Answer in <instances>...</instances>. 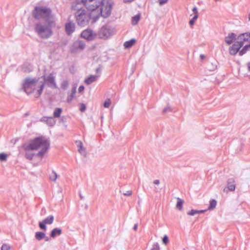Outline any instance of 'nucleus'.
<instances>
[{
	"mask_svg": "<svg viewBox=\"0 0 250 250\" xmlns=\"http://www.w3.org/2000/svg\"><path fill=\"white\" fill-rule=\"evenodd\" d=\"M23 70H24V71H26V70L24 69V68H23Z\"/></svg>",
	"mask_w": 250,
	"mask_h": 250,
	"instance_id": "13d9d810",
	"label": "nucleus"
},
{
	"mask_svg": "<svg viewBox=\"0 0 250 250\" xmlns=\"http://www.w3.org/2000/svg\"><path fill=\"white\" fill-rule=\"evenodd\" d=\"M45 239V241H49L50 240V238L48 237L45 235V237L44 238Z\"/></svg>",
	"mask_w": 250,
	"mask_h": 250,
	"instance_id": "8fccbe9b",
	"label": "nucleus"
},
{
	"mask_svg": "<svg viewBox=\"0 0 250 250\" xmlns=\"http://www.w3.org/2000/svg\"><path fill=\"white\" fill-rule=\"evenodd\" d=\"M80 2L78 0L73 2L72 5V9L77 10L75 17L77 22L79 26H84L86 25L90 19H92L93 15L88 14L84 9H83L79 5Z\"/></svg>",
	"mask_w": 250,
	"mask_h": 250,
	"instance_id": "39448f33",
	"label": "nucleus"
},
{
	"mask_svg": "<svg viewBox=\"0 0 250 250\" xmlns=\"http://www.w3.org/2000/svg\"><path fill=\"white\" fill-rule=\"evenodd\" d=\"M98 78L97 75H90L84 80V82L86 84L89 85L96 82Z\"/></svg>",
	"mask_w": 250,
	"mask_h": 250,
	"instance_id": "aec40b11",
	"label": "nucleus"
},
{
	"mask_svg": "<svg viewBox=\"0 0 250 250\" xmlns=\"http://www.w3.org/2000/svg\"><path fill=\"white\" fill-rule=\"evenodd\" d=\"M183 203H184V201L183 200H182L180 198H177V204H176V208L179 210H182V209L183 208Z\"/></svg>",
	"mask_w": 250,
	"mask_h": 250,
	"instance_id": "c85d7f7f",
	"label": "nucleus"
},
{
	"mask_svg": "<svg viewBox=\"0 0 250 250\" xmlns=\"http://www.w3.org/2000/svg\"><path fill=\"white\" fill-rule=\"evenodd\" d=\"M239 41L244 42L248 41L250 39V32H247L240 34L238 38Z\"/></svg>",
	"mask_w": 250,
	"mask_h": 250,
	"instance_id": "a211bd4d",
	"label": "nucleus"
},
{
	"mask_svg": "<svg viewBox=\"0 0 250 250\" xmlns=\"http://www.w3.org/2000/svg\"><path fill=\"white\" fill-rule=\"evenodd\" d=\"M62 233V230L59 228H55L52 230L50 233V236L52 238L55 237L56 236L60 235Z\"/></svg>",
	"mask_w": 250,
	"mask_h": 250,
	"instance_id": "4be33fe9",
	"label": "nucleus"
},
{
	"mask_svg": "<svg viewBox=\"0 0 250 250\" xmlns=\"http://www.w3.org/2000/svg\"><path fill=\"white\" fill-rule=\"evenodd\" d=\"M217 68V62H208L207 66L206 69L209 71H214Z\"/></svg>",
	"mask_w": 250,
	"mask_h": 250,
	"instance_id": "412c9836",
	"label": "nucleus"
},
{
	"mask_svg": "<svg viewBox=\"0 0 250 250\" xmlns=\"http://www.w3.org/2000/svg\"><path fill=\"white\" fill-rule=\"evenodd\" d=\"M236 36V35H235V34L233 33H231L229 34L228 36L225 38V41L227 44H230L232 43L233 41L235 40Z\"/></svg>",
	"mask_w": 250,
	"mask_h": 250,
	"instance_id": "f3484780",
	"label": "nucleus"
},
{
	"mask_svg": "<svg viewBox=\"0 0 250 250\" xmlns=\"http://www.w3.org/2000/svg\"><path fill=\"white\" fill-rule=\"evenodd\" d=\"M200 57H201L202 59H203V58H204V57H204V56L203 55H200Z\"/></svg>",
	"mask_w": 250,
	"mask_h": 250,
	"instance_id": "864d4df0",
	"label": "nucleus"
},
{
	"mask_svg": "<svg viewBox=\"0 0 250 250\" xmlns=\"http://www.w3.org/2000/svg\"><path fill=\"white\" fill-rule=\"evenodd\" d=\"M217 202L214 199H212L209 201V206L208 208V210H212L215 208Z\"/></svg>",
	"mask_w": 250,
	"mask_h": 250,
	"instance_id": "cd10ccee",
	"label": "nucleus"
},
{
	"mask_svg": "<svg viewBox=\"0 0 250 250\" xmlns=\"http://www.w3.org/2000/svg\"><path fill=\"white\" fill-rule=\"evenodd\" d=\"M110 104H111V101H110V99H107L104 102V106L105 108H108L110 106Z\"/></svg>",
	"mask_w": 250,
	"mask_h": 250,
	"instance_id": "72a5a7b5",
	"label": "nucleus"
},
{
	"mask_svg": "<svg viewBox=\"0 0 250 250\" xmlns=\"http://www.w3.org/2000/svg\"><path fill=\"white\" fill-rule=\"evenodd\" d=\"M224 191H226V188L224 189Z\"/></svg>",
	"mask_w": 250,
	"mask_h": 250,
	"instance_id": "052dcab7",
	"label": "nucleus"
},
{
	"mask_svg": "<svg viewBox=\"0 0 250 250\" xmlns=\"http://www.w3.org/2000/svg\"><path fill=\"white\" fill-rule=\"evenodd\" d=\"M68 82L67 81H63L61 83V88L63 90H66L68 86Z\"/></svg>",
	"mask_w": 250,
	"mask_h": 250,
	"instance_id": "2f4dec72",
	"label": "nucleus"
},
{
	"mask_svg": "<svg viewBox=\"0 0 250 250\" xmlns=\"http://www.w3.org/2000/svg\"><path fill=\"white\" fill-rule=\"evenodd\" d=\"M135 42L136 40L132 39L130 40L125 42L124 43V46L125 48H129L132 47Z\"/></svg>",
	"mask_w": 250,
	"mask_h": 250,
	"instance_id": "5701e85b",
	"label": "nucleus"
},
{
	"mask_svg": "<svg viewBox=\"0 0 250 250\" xmlns=\"http://www.w3.org/2000/svg\"><path fill=\"white\" fill-rule=\"evenodd\" d=\"M227 188L230 191H233L235 189V181L234 178H229L227 181Z\"/></svg>",
	"mask_w": 250,
	"mask_h": 250,
	"instance_id": "dca6fc26",
	"label": "nucleus"
},
{
	"mask_svg": "<svg viewBox=\"0 0 250 250\" xmlns=\"http://www.w3.org/2000/svg\"><path fill=\"white\" fill-rule=\"evenodd\" d=\"M84 89V86H83V85H81V86L79 87V89H78V90H79V92L80 93H81V92H83V91Z\"/></svg>",
	"mask_w": 250,
	"mask_h": 250,
	"instance_id": "c03bdc74",
	"label": "nucleus"
},
{
	"mask_svg": "<svg viewBox=\"0 0 250 250\" xmlns=\"http://www.w3.org/2000/svg\"><path fill=\"white\" fill-rule=\"evenodd\" d=\"M40 121L42 122L45 123L50 126H54L56 124V120L52 117H43Z\"/></svg>",
	"mask_w": 250,
	"mask_h": 250,
	"instance_id": "ddd939ff",
	"label": "nucleus"
},
{
	"mask_svg": "<svg viewBox=\"0 0 250 250\" xmlns=\"http://www.w3.org/2000/svg\"><path fill=\"white\" fill-rule=\"evenodd\" d=\"M116 32L114 27L109 24L103 25L97 32L98 39L107 40L113 36Z\"/></svg>",
	"mask_w": 250,
	"mask_h": 250,
	"instance_id": "423d86ee",
	"label": "nucleus"
},
{
	"mask_svg": "<svg viewBox=\"0 0 250 250\" xmlns=\"http://www.w3.org/2000/svg\"><path fill=\"white\" fill-rule=\"evenodd\" d=\"M99 71V68L96 69V71L98 72Z\"/></svg>",
	"mask_w": 250,
	"mask_h": 250,
	"instance_id": "6e6d98bb",
	"label": "nucleus"
},
{
	"mask_svg": "<svg viewBox=\"0 0 250 250\" xmlns=\"http://www.w3.org/2000/svg\"><path fill=\"white\" fill-rule=\"evenodd\" d=\"M168 241V237L167 235H165L163 238V242L164 244H166L167 243Z\"/></svg>",
	"mask_w": 250,
	"mask_h": 250,
	"instance_id": "ea45409f",
	"label": "nucleus"
},
{
	"mask_svg": "<svg viewBox=\"0 0 250 250\" xmlns=\"http://www.w3.org/2000/svg\"><path fill=\"white\" fill-rule=\"evenodd\" d=\"M58 177V175L56 172L53 171L52 173L50 175L49 178L50 180L55 182Z\"/></svg>",
	"mask_w": 250,
	"mask_h": 250,
	"instance_id": "7c9ffc66",
	"label": "nucleus"
},
{
	"mask_svg": "<svg viewBox=\"0 0 250 250\" xmlns=\"http://www.w3.org/2000/svg\"><path fill=\"white\" fill-rule=\"evenodd\" d=\"M160 5H162L164 4L167 3L168 0H158Z\"/></svg>",
	"mask_w": 250,
	"mask_h": 250,
	"instance_id": "37998d69",
	"label": "nucleus"
},
{
	"mask_svg": "<svg viewBox=\"0 0 250 250\" xmlns=\"http://www.w3.org/2000/svg\"><path fill=\"white\" fill-rule=\"evenodd\" d=\"M62 111V110L61 108H55L53 112V117L54 118H59L61 116Z\"/></svg>",
	"mask_w": 250,
	"mask_h": 250,
	"instance_id": "a878e982",
	"label": "nucleus"
},
{
	"mask_svg": "<svg viewBox=\"0 0 250 250\" xmlns=\"http://www.w3.org/2000/svg\"><path fill=\"white\" fill-rule=\"evenodd\" d=\"M10 249V246L6 244H3L2 245L1 250H9Z\"/></svg>",
	"mask_w": 250,
	"mask_h": 250,
	"instance_id": "4c0bfd02",
	"label": "nucleus"
},
{
	"mask_svg": "<svg viewBox=\"0 0 250 250\" xmlns=\"http://www.w3.org/2000/svg\"><path fill=\"white\" fill-rule=\"evenodd\" d=\"M150 250H160L159 245L158 243H155L152 245V248Z\"/></svg>",
	"mask_w": 250,
	"mask_h": 250,
	"instance_id": "c9c22d12",
	"label": "nucleus"
},
{
	"mask_svg": "<svg viewBox=\"0 0 250 250\" xmlns=\"http://www.w3.org/2000/svg\"><path fill=\"white\" fill-rule=\"evenodd\" d=\"M243 45L242 41H237L235 42L231 46L229 47V52L230 55H235L238 52L239 49Z\"/></svg>",
	"mask_w": 250,
	"mask_h": 250,
	"instance_id": "9d476101",
	"label": "nucleus"
},
{
	"mask_svg": "<svg viewBox=\"0 0 250 250\" xmlns=\"http://www.w3.org/2000/svg\"><path fill=\"white\" fill-rule=\"evenodd\" d=\"M140 19V16L139 14L133 17L132 18V24L133 25H136L139 21Z\"/></svg>",
	"mask_w": 250,
	"mask_h": 250,
	"instance_id": "c756f323",
	"label": "nucleus"
},
{
	"mask_svg": "<svg viewBox=\"0 0 250 250\" xmlns=\"http://www.w3.org/2000/svg\"><path fill=\"white\" fill-rule=\"evenodd\" d=\"M55 22L52 20L40 21L35 25V32L42 39H47L53 35L52 26Z\"/></svg>",
	"mask_w": 250,
	"mask_h": 250,
	"instance_id": "20e7f679",
	"label": "nucleus"
},
{
	"mask_svg": "<svg viewBox=\"0 0 250 250\" xmlns=\"http://www.w3.org/2000/svg\"><path fill=\"white\" fill-rule=\"evenodd\" d=\"M82 3L91 12L92 20L96 22L100 17L108 18L111 14L113 2L111 0H82Z\"/></svg>",
	"mask_w": 250,
	"mask_h": 250,
	"instance_id": "f257e3e1",
	"label": "nucleus"
},
{
	"mask_svg": "<svg viewBox=\"0 0 250 250\" xmlns=\"http://www.w3.org/2000/svg\"><path fill=\"white\" fill-rule=\"evenodd\" d=\"M34 154L30 152H26L25 154V157L26 159L31 160L34 156Z\"/></svg>",
	"mask_w": 250,
	"mask_h": 250,
	"instance_id": "473e14b6",
	"label": "nucleus"
},
{
	"mask_svg": "<svg viewBox=\"0 0 250 250\" xmlns=\"http://www.w3.org/2000/svg\"><path fill=\"white\" fill-rule=\"evenodd\" d=\"M54 218L53 215H50L45 218L42 221L39 222V226L42 229L46 230V224H52L54 221Z\"/></svg>",
	"mask_w": 250,
	"mask_h": 250,
	"instance_id": "9b49d317",
	"label": "nucleus"
},
{
	"mask_svg": "<svg viewBox=\"0 0 250 250\" xmlns=\"http://www.w3.org/2000/svg\"><path fill=\"white\" fill-rule=\"evenodd\" d=\"M7 157V155L4 153H0V160L1 161H5L6 160Z\"/></svg>",
	"mask_w": 250,
	"mask_h": 250,
	"instance_id": "f704fd0d",
	"label": "nucleus"
},
{
	"mask_svg": "<svg viewBox=\"0 0 250 250\" xmlns=\"http://www.w3.org/2000/svg\"><path fill=\"white\" fill-rule=\"evenodd\" d=\"M85 109H86V106L85 105V104H80V111L82 112H83L85 110Z\"/></svg>",
	"mask_w": 250,
	"mask_h": 250,
	"instance_id": "58836bf2",
	"label": "nucleus"
},
{
	"mask_svg": "<svg viewBox=\"0 0 250 250\" xmlns=\"http://www.w3.org/2000/svg\"><path fill=\"white\" fill-rule=\"evenodd\" d=\"M198 18V14L195 15L192 19L189 21V24L190 25H193L195 21Z\"/></svg>",
	"mask_w": 250,
	"mask_h": 250,
	"instance_id": "e433bc0d",
	"label": "nucleus"
},
{
	"mask_svg": "<svg viewBox=\"0 0 250 250\" xmlns=\"http://www.w3.org/2000/svg\"><path fill=\"white\" fill-rule=\"evenodd\" d=\"M43 78L44 84L45 83L46 85L52 88H57V85L55 82V77L53 73H50L47 77L45 75L42 77Z\"/></svg>",
	"mask_w": 250,
	"mask_h": 250,
	"instance_id": "1a4fd4ad",
	"label": "nucleus"
},
{
	"mask_svg": "<svg viewBox=\"0 0 250 250\" xmlns=\"http://www.w3.org/2000/svg\"><path fill=\"white\" fill-rule=\"evenodd\" d=\"M133 0H124V1L126 3V2H130Z\"/></svg>",
	"mask_w": 250,
	"mask_h": 250,
	"instance_id": "3c124183",
	"label": "nucleus"
},
{
	"mask_svg": "<svg viewBox=\"0 0 250 250\" xmlns=\"http://www.w3.org/2000/svg\"><path fill=\"white\" fill-rule=\"evenodd\" d=\"M82 38L88 41H93L98 39L97 32H94L92 29L87 28L84 30L81 34Z\"/></svg>",
	"mask_w": 250,
	"mask_h": 250,
	"instance_id": "6e6552de",
	"label": "nucleus"
},
{
	"mask_svg": "<svg viewBox=\"0 0 250 250\" xmlns=\"http://www.w3.org/2000/svg\"><path fill=\"white\" fill-rule=\"evenodd\" d=\"M248 70L249 72L250 73V62L247 63ZM249 79H250V75H249Z\"/></svg>",
	"mask_w": 250,
	"mask_h": 250,
	"instance_id": "49530a36",
	"label": "nucleus"
},
{
	"mask_svg": "<svg viewBox=\"0 0 250 250\" xmlns=\"http://www.w3.org/2000/svg\"><path fill=\"white\" fill-rule=\"evenodd\" d=\"M45 237V233L41 231H37L35 234V238L37 240L40 241Z\"/></svg>",
	"mask_w": 250,
	"mask_h": 250,
	"instance_id": "bb28decb",
	"label": "nucleus"
},
{
	"mask_svg": "<svg viewBox=\"0 0 250 250\" xmlns=\"http://www.w3.org/2000/svg\"><path fill=\"white\" fill-rule=\"evenodd\" d=\"M85 44L84 42L82 41H76L73 44L71 51L72 52L75 51L76 50L80 49H83L85 47Z\"/></svg>",
	"mask_w": 250,
	"mask_h": 250,
	"instance_id": "4468645a",
	"label": "nucleus"
},
{
	"mask_svg": "<svg viewBox=\"0 0 250 250\" xmlns=\"http://www.w3.org/2000/svg\"><path fill=\"white\" fill-rule=\"evenodd\" d=\"M137 228H138V225L137 224H136L134 225L133 229L134 230H136L137 229Z\"/></svg>",
	"mask_w": 250,
	"mask_h": 250,
	"instance_id": "09e8293b",
	"label": "nucleus"
},
{
	"mask_svg": "<svg viewBox=\"0 0 250 250\" xmlns=\"http://www.w3.org/2000/svg\"><path fill=\"white\" fill-rule=\"evenodd\" d=\"M80 197H81V199H83V197H82V196H81V195H80Z\"/></svg>",
	"mask_w": 250,
	"mask_h": 250,
	"instance_id": "4d7b16f0",
	"label": "nucleus"
},
{
	"mask_svg": "<svg viewBox=\"0 0 250 250\" xmlns=\"http://www.w3.org/2000/svg\"><path fill=\"white\" fill-rule=\"evenodd\" d=\"M206 210H195L191 209L190 211L187 213L188 215L190 216H194L196 214H200L205 212Z\"/></svg>",
	"mask_w": 250,
	"mask_h": 250,
	"instance_id": "b1692460",
	"label": "nucleus"
},
{
	"mask_svg": "<svg viewBox=\"0 0 250 250\" xmlns=\"http://www.w3.org/2000/svg\"><path fill=\"white\" fill-rule=\"evenodd\" d=\"M132 191L131 190L127 191L126 192L123 193V194L125 196H129L132 195Z\"/></svg>",
	"mask_w": 250,
	"mask_h": 250,
	"instance_id": "79ce46f5",
	"label": "nucleus"
},
{
	"mask_svg": "<svg viewBox=\"0 0 250 250\" xmlns=\"http://www.w3.org/2000/svg\"><path fill=\"white\" fill-rule=\"evenodd\" d=\"M169 111H171L170 107L169 106H167L163 109V113L165 114Z\"/></svg>",
	"mask_w": 250,
	"mask_h": 250,
	"instance_id": "a19ab883",
	"label": "nucleus"
},
{
	"mask_svg": "<svg viewBox=\"0 0 250 250\" xmlns=\"http://www.w3.org/2000/svg\"><path fill=\"white\" fill-rule=\"evenodd\" d=\"M154 191L155 192H158V189L156 188H155L154 189Z\"/></svg>",
	"mask_w": 250,
	"mask_h": 250,
	"instance_id": "603ef678",
	"label": "nucleus"
},
{
	"mask_svg": "<svg viewBox=\"0 0 250 250\" xmlns=\"http://www.w3.org/2000/svg\"><path fill=\"white\" fill-rule=\"evenodd\" d=\"M77 85L74 84L71 89V93L68 95L66 101L68 103H70L73 99L75 97Z\"/></svg>",
	"mask_w": 250,
	"mask_h": 250,
	"instance_id": "2eb2a0df",
	"label": "nucleus"
},
{
	"mask_svg": "<svg viewBox=\"0 0 250 250\" xmlns=\"http://www.w3.org/2000/svg\"><path fill=\"white\" fill-rule=\"evenodd\" d=\"M33 15L36 19H44L45 21H49L51 10L49 8L44 6L36 7L33 11Z\"/></svg>",
	"mask_w": 250,
	"mask_h": 250,
	"instance_id": "0eeeda50",
	"label": "nucleus"
},
{
	"mask_svg": "<svg viewBox=\"0 0 250 250\" xmlns=\"http://www.w3.org/2000/svg\"><path fill=\"white\" fill-rule=\"evenodd\" d=\"M75 31V24L73 21H69L65 24V31L67 35H71Z\"/></svg>",
	"mask_w": 250,
	"mask_h": 250,
	"instance_id": "f8f14e48",
	"label": "nucleus"
},
{
	"mask_svg": "<svg viewBox=\"0 0 250 250\" xmlns=\"http://www.w3.org/2000/svg\"><path fill=\"white\" fill-rule=\"evenodd\" d=\"M250 50V44L246 45L239 52V55L240 56H243L248 51Z\"/></svg>",
	"mask_w": 250,
	"mask_h": 250,
	"instance_id": "393cba45",
	"label": "nucleus"
},
{
	"mask_svg": "<svg viewBox=\"0 0 250 250\" xmlns=\"http://www.w3.org/2000/svg\"><path fill=\"white\" fill-rule=\"evenodd\" d=\"M249 21H250V13L249 14Z\"/></svg>",
	"mask_w": 250,
	"mask_h": 250,
	"instance_id": "5fc2aeb1",
	"label": "nucleus"
},
{
	"mask_svg": "<svg viewBox=\"0 0 250 250\" xmlns=\"http://www.w3.org/2000/svg\"><path fill=\"white\" fill-rule=\"evenodd\" d=\"M49 141L43 137H39L35 138L29 143H25L22 145V147L25 151L34 150L41 148V150L37 154L40 157L43 156L45 152L49 148Z\"/></svg>",
	"mask_w": 250,
	"mask_h": 250,
	"instance_id": "f03ea898",
	"label": "nucleus"
},
{
	"mask_svg": "<svg viewBox=\"0 0 250 250\" xmlns=\"http://www.w3.org/2000/svg\"><path fill=\"white\" fill-rule=\"evenodd\" d=\"M39 79L27 78L24 80L22 88L27 95L32 93L35 90L37 91V97H39L42 94L44 89V83L39 82Z\"/></svg>",
	"mask_w": 250,
	"mask_h": 250,
	"instance_id": "7ed1b4c3",
	"label": "nucleus"
},
{
	"mask_svg": "<svg viewBox=\"0 0 250 250\" xmlns=\"http://www.w3.org/2000/svg\"><path fill=\"white\" fill-rule=\"evenodd\" d=\"M153 183L155 184V185H159L160 184V181L159 180H155L154 181H153Z\"/></svg>",
	"mask_w": 250,
	"mask_h": 250,
	"instance_id": "de8ad7c7",
	"label": "nucleus"
},
{
	"mask_svg": "<svg viewBox=\"0 0 250 250\" xmlns=\"http://www.w3.org/2000/svg\"><path fill=\"white\" fill-rule=\"evenodd\" d=\"M192 11L195 14V15L197 14L198 11H197V7H193L192 9Z\"/></svg>",
	"mask_w": 250,
	"mask_h": 250,
	"instance_id": "a18cd8bd",
	"label": "nucleus"
},
{
	"mask_svg": "<svg viewBox=\"0 0 250 250\" xmlns=\"http://www.w3.org/2000/svg\"><path fill=\"white\" fill-rule=\"evenodd\" d=\"M76 144L78 148L79 152L82 155H85L86 151L85 148L83 146V143L81 141H76Z\"/></svg>",
	"mask_w": 250,
	"mask_h": 250,
	"instance_id": "6ab92c4d",
	"label": "nucleus"
},
{
	"mask_svg": "<svg viewBox=\"0 0 250 250\" xmlns=\"http://www.w3.org/2000/svg\"><path fill=\"white\" fill-rule=\"evenodd\" d=\"M31 71V69H29V70H28V71H29V72H30V71Z\"/></svg>",
	"mask_w": 250,
	"mask_h": 250,
	"instance_id": "bf43d9fd",
	"label": "nucleus"
}]
</instances>
